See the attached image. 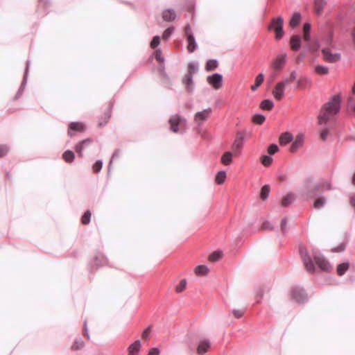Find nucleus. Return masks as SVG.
Here are the masks:
<instances>
[{
  "instance_id": "nucleus-47",
  "label": "nucleus",
  "mask_w": 355,
  "mask_h": 355,
  "mask_svg": "<svg viewBox=\"0 0 355 355\" xmlns=\"http://www.w3.org/2000/svg\"><path fill=\"white\" fill-rule=\"evenodd\" d=\"M151 333V328L147 327L141 334V338L144 340H148L150 338V334Z\"/></svg>"
},
{
  "instance_id": "nucleus-34",
  "label": "nucleus",
  "mask_w": 355,
  "mask_h": 355,
  "mask_svg": "<svg viewBox=\"0 0 355 355\" xmlns=\"http://www.w3.org/2000/svg\"><path fill=\"white\" fill-rule=\"evenodd\" d=\"M74 157V153L71 150H67L62 154V159L67 163H71Z\"/></svg>"
},
{
  "instance_id": "nucleus-15",
  "label": "nucleus",
  "mask_w": 355,
  "mask_h": 355,
  "mask_svg": "<svg viewBox=\"0 0 355 355\" xmlns=\"http://www.w3.org/2000/svg\"><path fill=\"white\" fill-rule=\"evenodd\" d=\"M292 297L297 302L304 301L306 299L304 291L299 288H294L291 291Z\"/></svg>"
},
{
  "instance_id": "nucleus-52",
  "label": "nucleus",
  "mask_w": 355,
  "mask_h": 355,
  "mask_svg": "<svg viewBox=\"0 0 355 355\" xmlns=\"http://www.w3.org/2000/svg\"><path fill=\"white\" fill-rule=\"evenodd\" d=\"M9 151V148L6 145H0V157L7 155Z\"/></svg>"
},
{
  "instance_id": "nucleus-23",
  "label": "nucleus",
  "mask_w": 355,
  "mask_h": 355,
  "mask_svg": "<svg viewBox=\"0 0 355 355\" xmlns=\"http://www.w3.org/2000/svg\"><path fill=\"white\" fill-rule=\"evenodd\" d=\"M264 80V76L263 73L258 74L255 78L254 84L250 87L252 91H256L263 83Z\"/></svg>"
},
{
  "instance_id": "nucleus-42",
  "label": "nucleus",
  "mask_w": 355,
  "mask_h": 355,
  "mask_svg": "<svg viewBox=\"0 0 355 355\" xmlns=\"http://www.w3.org/2000/svg\"><path fill=\"white\" fill-rule=\"evenodd\" d=\"M265 116L261 114H255L252 117V122L258 125H261L265 121Z\"/></svg>"
},
{
  "instance_id": "nucleus-53",
  "label": "nucleus",
  "mask_w": 355,
  "mask_h": 355,
  "mask_svg": "<svg viewBox=\"0 0 355 355\" xmlns=\"http://www.w3.org/2000/svg\"><path fill=\"white\" fill-rule=\"evenodd\" d=\"M319 44L317 42L309 44L308 48L310 51L314 52L319 49Z\"/></svg>"
},
{
  "instance_id": "nucleus-32",
  "label": "nucleus",
  "mask_w": 355,
  "mask_h": 355,
  "mask_svg": "<svg viewBox=\"0 0 355 355\" xmlns=\"http://www.w3.org/2000/svg\"><path fill=\"white\" fill-rule=\"evenodd\" d=\"M187 42H188L187 50L191 53L193 52L196 47V44L195 42L194 37L193 35H189V37L187 38Z\"/></svg>"
},
{
  "instance_id": "nucleus-16",
  "label": "nucleus",
  "mask_w": 355,
  "mask_h": 355,
  "mask_svg": "<svg viewBox=\"0 0 355 355\" xmlns=\"http://www.w3.org/2000/svg\"><path fill=\"white\" fill-rule=\"evenodd\" d=\"M111 116V109L109 107L107 110L103 114V115L99 118L98 125L99 127H102L107 124Z\"/></svg>"
},
{
  "instance_id": "nucleus-13",
  "label": "nucleus",
  "mask_w": 355,
  "mask_h": 355,
  "mask_svg": "<svg viewBox=\"0 0 355 355\" xmlns=\"http://www.w3.org/2000/svg\"><path fill=\"white\" fill-rule=\"evenodd\" d=\"M85 130V125L83 123H81V122H71L69 125L68 135L70 137H72L73 135V134L72 133V131L82 132H84Z\"/></svg>"
},
{
  "instance_id": "nucleus-24",
  "label": "nucleus",
  "mask_w": 355,
  "mask_h": 355,
  "mask_svg": "<svg viewBox=\"0 0 355 355\" xmlns=\"http://www.w3.org/2000/svg\"><path fill=\"white\" fill-rule=\"evenodd\" d=\"M303 144L302 137H297L291 146L290 150L292 153L296 152Z\"/></svg>"
},
{
  "instance_id": "nucleus-40",
  "label": "nucleus",
  "mask_w": 355,
  "mask_h": 355,
  "mask_svg": "<svg viewBox=\"0 0 355 355\" xmlns=\"http://www.w3.org/2000/svg\"><path fill=\"white\" fill-rule=\"evenodd\" d=\"M84 342L81 339H76L73 344L71 345V348L72 350H78L83 347Z\"/></svg>"
},
{
  "instance_id": "nucleus-63",
  "label": "nucleus",
  "mask_w": 355,
  "mask_h": 355,
  "mask_svg": "<svg viewBox=\"0 0 355 355\" xmlns=\"http://www.w3.org/2000/svg\"><path fill=\"white\" fill-rule=\"evenodd\" d=\"M83 335L87 337V338H89V336L87 334V326H86V323L84 324V327H83Z\"/></svg>"
},
{
  "instance_id": "nucleus-3",
  "label": "nucleus",
  "mask_w": 355,
  "mask_h": 355,
  "mask_svg": "<svg viewBox=\"0 0 355 355\" xmlns=\"http://www.w3.org/2000/svg\"><path fill=\"white\" fill-rule=\"evenodd\" d=\"M299 252L306 270L311 273H313L315 272V266L307 248L301 245Z\"/></svg>"
},
{
  "instance_id": "nucleus-58",
  "label": "nucleus",
  "mask_w": 355,
  "mask_h": 355,
  "mask_svg": "<svg viewBox=\"0 0 355 355\" xmlns=\"http://www.w3.org/2000/svg\"><path fill=\"white\" fill-rule=\"evenodd\" d=\"M329 135V130L327 129H324L321 132L320 137L322 140H325Z\"/></svg>"
},
{
  "instance_id": "nucleus-30",
  "label": "nucleus",
  "mask_w": 355,
  "mask_h": 355,
  "mask_svg": "<svg viewBox=\"0 0 355 355\" xmlns=\"http://www.w3.org/2000/svg\"><path fill=\"white\" fill-rule=\"evenodd\" d=\"M218 66V61L216 60H209L205 64V69L207 71L215 70Z\"/></svg>"
},
{
  "instance_id": "nucleus-44",
  "label": "nucleus",
  "mask_w": 355,
  "mask_h": 355,
  "mask_svg": "<svg viewBox=\"0 0 355 355\" xmlns=\"http://www.w3.org/2000/svg\"><path fill=\"white\" fill-rule=\"evenodd\" d=\"M261 163L265 166H269L272 162V157L268 155H263L261 158Z\"/></svg>"
},
{
  "instance_id": "nucleus-59",
  "label": "nucleus",
  "mask_w": 355,
  "mask_h": 355,
  "mask_svg": "<svg viewBox=\"0 0 355 355\" xmlns=\"http://www.w3.org/2000/svg\"><path fill=\"white\" fill-rule=\"evenodd\" d=\"M272 227L269 222L266 221L262 223L261 229L262 230H270Z\"/></svg>"
},
{
  "instance_id": "nucleus-22",
  "label": "nucleus",
  "mask_w": 355,
  "mask_h": 355,
  "mask_svg": "<svg viewBox=\"0 0 355 355\" xmlns=\"http://www.w3.org/2000/svg\"><path fill=\"white\" fill-rule=\"evenodd\" d=\"M176 15L173 10L167 9L163 11L162 18L164 21H171L175 19Z\"/></svg>"
},
{
  "instance_id": "nucleus-5",
  "label": "nucleus",
  "mask_w": 355,
  "mask_h": 355,
  "mask_svg": "<svg viewBox=\"0 0 355 355\" xmlns=\"http://www.w3.org/2000/svg\"><path fill=\"white\" fill-rule=\"evenodd\" d=\"M311 254L319 268L323 271H329L331 269L329 263L323 257L320 256L318 252L313 250Z\"/></svg>"
},
{
  "instance_id": "nucleus-36",
  "label": "nucleus",
  "mask_w": 355,
  "mask_h": 355,
  "mask_svg": "<svg viewBox=\"0 0 355 355\" xmlns=\"http://www.w3.org/2000/svg\"><path fill=\"white\" fill-rule=\"evenodd\" d=\"M195 273L200 276L206 275L208 273V268L204 265L198 266L195 268Z\"/></svg>"
},
{
  "instance_id": "nucleus-11",
  "label": "nucleus",
  "mask_w": 355,
  "mask_h": 355,
  "mask_svg": "<svg viewBox=\"0 0 355 355\" xmlns=\"http://www.w3.org/2000/svg\"><path fill=\"white\" fill-rule=\"evenodd\" d=\"M211 112V109L208 108L202 110V112H198L196 113L194 116V121L198 125H201L204 121L207 120L209 117L210 114Z\"/></svg>"
},
{
  "instance_id": "nucleus-38",
  "label": "nucleus",
  "mask_w": 355,
  "mask_h": 355,
  "mask_svg": "<svg viewBox=\"0 0 355 355\" xmlns=\"http://www.w3.org/2000/svg\"><path fill=\"white\" fill-rule=\"evenodd\" d=\"M187 286V280L186 279H182L180 283L175 286V292L180 293L183 292Z\"/></svg>"
},
{
  "instance_id": "nucleus-10",
  "label": "nucleus",
  "mask_w": 355,
  "mask_h": 355,
  "mask_svg": "<svg viewBox=\"0 0 355 355\" xmlns=\"http://www.w3.org/2000/svg\"><path fill=\"white\" fill-rule=\"evenodd\" d=\"M207 83L215 89H218L223 85V76L220 73H214L207 78Z\"/></svg>"
},
{
  "instance_id": "nucleus-17",
  "label": "nucleus",
  "mask_w": 355,
  "mask_h": 355,
  "mask_svg": "<svg viewBox=\"0 0 355 355\" xmlns=\"http://www.w3.org/2000/svg\"><path fill=\"white\" fill-rule=\"evenodd\" d=\"M331 185L328 181L324 180L318 183L313 189V191H322L325 190H331Z\"/></svg>"
},
{
  "instance_id": "nucleus-62",
  "label": "nucleus",
  "mask_w": 355,
  "mask_h": 355,
  "mask_svg": "<svg viewBox=\"0 0 355 355\" xmlns=\"http://www.w3.org/2000/svg\"><path fill=\"white\" fill-rule=\"evenodd\" d=\"M345 245L344 243H342L338 248H336L334 250V251L337 252H342V251H343L345 250Z\"/></svg>"
},
{
  "instance_id": "nucleus-20",
  "label": "nucleus",
  "mask_w": 355,
  "mask_h": 355,
  "mask_svg": "<svg viewBox=\"0 0 355 355\" xmlns=\"http://www.w3.org/2000/svg\"><path fill=\"white\" fill-rule=\"evenodd\" d=\"M311 80L307 77H302L297 82V88L304 89L306 87H311Z\"/></svg>"
},
{
  "instance_id": "nucleus-45",
  "label": "nucleus",
  "mask_w": 355,
  "mask_h": 355,
  "mask_svg": "<svg viewBox=\"0 0 355 355\" xmlns=\"http://www.w3.org/2000/svg\"><path fill=\"white\" fill-rule=\"evenodd\" d=\"M222 257V253L220 252H214L209 256V260L210 261H216L219 260Z\"/></svg>"
},
{
  "instance_id": "nucleus-18",
  "label": "nucleus",
  "mask_w": 355,
  "mask_h": 355,
  "mask_svg": "<svg viewBox=\"0 0 355 355\" xmlns=\"http://www.w3.org/2000/svg\"><path fill=\"white\" fill-rule=\"evenodd\" d=\"M291 50L297 51L301 46V39L298 35H293L290 40Z\"/></svg>"
},
{
  "instance_id": "nucleus-54",
  "label": "nucleus",
  "mask_w": 355,
  "mask_h": 355,
  "mask_svg": "<svg viewBox=\"0 0 355 355\" xmlns=\"http://www.w3.org/2000/svg\"><path fill=\"white\" fill-rule=\"evenodd\" d=\"M232 313L235 318H240L243 315V314L245 313V310H243V309L234 310Z\"/></svg>"
},
{
  "instance_id": "nucleus-64",
  "label": "nucleus",
  "mask_w": 355,
  "mask_h": 355,
  "mask_svg": "<svg viewBox=\"0 0 355 355\" xmlns=\"http://www.w3.org/2000/svg\"><path fill=\"white\" fill-rule=\"evenodd\" d=\"M350 205L355 208V196H352L350 199Z\"/></svg>"
},
{
  "instance_id": "nucleus-1",
  "label": "nucleus",
  "mask_w": 355,
  "mask_h": 355,
  "mask_svg": "<svg viewBox=\"0 0 355 355\" xmlns=\"http://www.w3.org/2000/svg\"><path fill=\"white\" fill-rule=\"evenodd\" d=\"M341 100V96L340 94H336L323 105L318 116L319 124L322 125L326 123L338 113L340 108Z\"/></svg>"
},
{
  "instance_id": "nucleus-50",
  "label": "nucleus",
  "mask_w": 355,
  "mask_h": 355,
  "mask_svg": "<svg viewBox=\"0 0 355 355\" xmlns=\"http://www.w3.org/2000/svg\"><path fill=\"white\" fill-rule=\"evenodd\" d=\"M160 43V38L159 36H155L151 42H150V47L152 49H155Z\"/></svg>"
},
{
  "instance_id": "nucleus-9",
  "label": "nucleus",
  "mask_w": 355,
  "mask_h": 355,
  "mask_svg": "<svg viewBox=\"0 0 355 355\" xmlns=\"http://www.w3.org/2000/svg\"><path fill=\"white\" fill-rule=\"evenodd\" d=\"M244 140V135L242 132H237L236 137L232 145V150L235 156L240 154L241 148L243 147Z\"/></svg>"
},
{
  "instance_id": "nucleus-37",
  "label": "nucleus",
  "mask_w": 355,
  "mask_h": 355,
  "mask_svg": "<svg viewBox=\"0 0 355 355\" xmlns=\"http://www.w3.org/2000/svg\"><path fill=\"white\" fill-rule=\"evenodd\" d=\"M226 178V173L225 171H219L215 178V181L218 184H222L224 183Z\"/></svg>"
},
{
  "instance_id": "nucleus-25",
  "label": "nucleus",
  "mask_w": 355,
  "mask_h": 355,
  "mask_svg": "<svg viewBox=\"0 0 355 355\" xmlns=\"http://www.w3.org/2000/svg\"><path fill=\"white\" fill-rule=\"evenodd\" d=\"M301 20V15L300 13H294L289 21V25L292 28L297 26Z\"/></svg>"
},
{
  "instance_id": "nucleus-31",
  "label": "nucleus",
  "mask_w": 355,
  "mask_h": 355,
  "mask_svg": "<svg viewBox=\"0 0 355 355\" xmlns=\"http://www.w3.org/2000/svg\"><path fill=\"white\" fill-rule=\"evenodd\" d=\"M274 107V103L272 101L266 99L263 100L260 105V107L265 110H271Z\"/></svg>"
},
{
  "instance_id": "nucleus-60",
  "label": "nucleus",
  "mask_w": 355,
  "mask_h": 355,
  "mask_svg": "<svg viewBox=\"0 0 355 355\" xmlns=\"http://www.w3.org/2000/svg\"><path fill=\"white\" fill-rule=\"evenodd\" d=\"M287 220L286 218H283L281 222V230L282 232H284L286 228Z\"/></svg>"
},
{
  "instance_id": "nucleus-39",
  "label": "nucleus",
  "mask_w": 355,
  "mask_h": 355,
  "mask_svg": "<svg viewBox=\"0 0 355 355\" xmlns=\"http://www.w3.org/2000/svg\"><path fill=\"white\" fill-rule=\"evenodd\" d=\"M325 202H326V200L324 197L318 198L314 202L313 207L315 209H320L321 207H322L324 205Z\"/></svg>"
},
{
  "instance_id": "nucleus-61",
  "label": "nucleus",
  "mask_w": 355,
  "mask_h": 355,
  "mask_svg": "<svg viewBox=\"0 0 355 355\" xmlns=\"http://www.w3.org/2000/svg\"><path fill=\"white\" fill-rule=\"evenodd\" d=\"M184 33L187 37H189V35H193L191 33V28L189 25H187L184 28Z\"/></svg>"
},
{
  "instance_id": "nucleus-2",
  "label": "nucleus",
  "mask_w": 355,
  "mask_h": 355,
  "mask_svg": "<svg viewBox=\"0 0 355 355\" xmlns=\"http://www.w3.org/2000/svg\"><path fill=\"white\" fill-rule=\"evenodd\" d=\"M284 19L282 17H277L271 19L270 24L268 25V31H273L275 33V38L279 40L284 35L283 30Z\"/></svg>"
},
{
  "instance_id": "nucleus-35",
  "label": "nucleus",
  "mask_w": 355,
  "mask_h": 355,
  "mask_svg": "<svg viewBox=\"0 0 355 355\" xmlns=\"http://www.w3.org/2000/svg\"><path fill=\"white\" fill-rule=\"evenodd\" d=\"M349 268L348 263H343L337 266L336 272L339 276H342Z\"/></svg>"
},
{
  "instance_id": "nucleus-51",
  "label": "nucleus",
  "mask_w": 355,
  "mask_h": 355,
  "mask_svg": "<svg viewBox=\"0 0 355 355\" xmlns=\"http://www.w3.org/2000/svg\"><path fill=\"white\" fill-rule=\"evenodd\" d=\"M278 146L276 144H270L268 148V153L270 155H274L278 151Z\"/></svg>"
},
{
  "instance_id": "nucleus-7",
  "label": "nucleus",
  "mask_w": 355,
  "mask_h": 355,
  "mask_svg": "<svg viewBox=\"0 0 355 355\" xmlns=\"http://www.w3.org/2000/svg\"><path fill=\"white\" fill-rule=\"evenodd\" d=\"M322 53L324 60L327 62L335 63L340 60V54L332 52L329 48L322 49Z\"/></svg>"
},
{
  "instance_id": "nucleus-19",
  "label": "nucleus",
  "mask_w": 355,
  "mask_h": 355,
  "mask_svg": "<svg viewBox=\"0 0 355 355\" xmlns=\"http://www.w3.org/2000/svg\"><path fill=\"white\" fill-rule=\"evenodd\" d=\"M210 347V343L208 340H202L200 342L197 347V353L198 354H203L206 353Z\"/></svg>"
},
{
  "instance_id": "nucleus-28",
  "label": "nucleus",
  "mask_w": 355,
  "mask_h": 355,
  "mask_svg": "<svg viewBox=\"0 0 355 355\" xmlns=\"http://www.w3.org/2000/svg\"><path fill=\"white\" fill-rule=\"evenodd\" d=\"M314 71H315V73H317L318 75H320V76L327 75L329 72L328 67L323 66V65H320V64L316 65L315 67Z\"/></svg>"
},
{
  "instance_id": "nucleus-55",
  "label": "nucleus",
  "mask_w": 355,
  "mask_h": 355,
  "mask_svg": "<svg viewBox=\"0 0 355 355\" xmlns=\"http://www.w3.org/2000/svg\"><path fill=\"white\" fill-rule=\"evenodd\" d=\"M155 59L159 62H164V58L162 57V51L160 49H157L155 51Z\"/></svg>"
},
{
  "instance_id": "nucleus-6",
  "label": "nucleus",
  "mask_w": 355,
  "mask_h": 355,
  "mask_svg": "<svg viewBox=\"0 0 355 355\" xmlns=\"http://www.w3.org/2000/svg\"><path fill=\"white\" fill-rule=\"evenodd\" d=\"M286 82V80H282L278 82L274 87L272 94L277 101H281L284 98L286 87L288 85Z\"/></svg>"
},
{
  "instance_id": "nucleus-4",
  "label": "nucleus",
  "mask_w": 355,
  "mask_h": 355,
  "mask_svg": "<svg viewBox=\"0 0 355 355\" xmlns=\"http://www.w3.org/2000/svg\"><path fill=\"white\" fill-rule=\"evenodd\" d=\"M170 130L177 133L185 126L186 121L179 114L171 116L168 120Z\"/></svg>"
},
{
  "instance_id": "nucleus-14",
  "label": "nucleus",
  "mask_w": 355,
  "mask_h": 355,
  "mask_svg": "<svg viewBox=\"0 0 355 355\" xmlns=\"http://www.w3.org/2000/svg\"><path fill=\"white\" fill-rule=\"evenodd\" d=\"M141 348V341L139 340H135L128 346L127 349L128 355H139Z\"/></svg>"
},
{
  "instance_id": "nucleus-56",
  "label": "nucleus",
  "mask_w": 355,
  "mask_h": 355,
  "mask_svg": "<svg viewBox=\"0 0 355 355\" xmlns=\"http://www.w3.org/2000/svg\"><path fill=\"white\" fill-rule=\"evenodd\" d=\"M191 82H192V76H191V74L186 75L184 78V83L189 87L191 84Z\"/></svg>"
},
{
  "instance_id": "nucleus-8",
  "label": "nucleus",
  "mask_w": 355,
  "mask_h": 355,
  "mask_svg": "<svg viewBox=\"0 0 355 355\" xmlns=\"http://www.w3.org/2000/svg\"><path fill=\"white\" fill-rule=\"evenodd\" d=\"M286 53L278 55L271 62V68L276 71H280L284 67L286 62Z\"/></svg>"
},
{
  "instance_id": "nucleus-21",
  "label": "nucleus",
  "mask_w": 355,
  "mask_h": 355,
  "mask_svg": "<svg viewBox=\"0 0 355 355\" xmlns=\"http://www.w3.org/2000/svg\"><path fill=\"white\" fill-rule=\"evenodd\" d=\"M326 5L327 1L325 0H315L314 9L315 12L318 15H321Z\"/></svg>"
},
{
  "instance_id": "nucleus-57",
  "label": "nucleus",
  "mask_w": 355,
  "mask_h": 355,
  "mask_svg": "<svg viewBox=\"0 0 355 355\" xmlns=\"http://www.w3.org/2000/svg\"><path fill=\"white\" fill-rule=\"evenodd\" d=\"M159 350L156 348H152L149 350L148 354L147 355H159Z\"/></svg>"
},
{
  "instance_id": "nucleus-46",
  "label": "nucleus",
  "mask_w": 355,
  "mask_h": 355,
  "mask_svg": "<svg viewBox=\"0 0 355 355\" xmlns=\"http://www.w3.org/2000/svg\"><path fill=\"white\" fill-rule=\"evenodd\" d=\"M102 166H103V163H102V162H101V161H100V160L96 161V162L94 164V165H93V166H92L93 172H94V173H98V172L101 170Z\"/></svg>"
},
{
  "instance_id": "nucleus-41",
  "label": "nucleus",
  "mask_w": 355,
  "mask_h": 355,
  "mask_svg": "<svg viewBox=\"0 0 355 355\" xmlns=\"http://www.w3.org/2000/svg\"><path fill=\"white\" fill-rule=\"evenodd\" d=\"M91 216H92L91 211L89 210L86 211L81 218L82 224H83V225L89 224V221H90Z\"/></svg>"
},
{
  "instance_id": "nucleus-43",
  "label": "nucleus",
  "mask_w": 355,
  "mask_h": 355,
  "mask_svg": "<svg viewBox=\"0 0 355 355\" xmlns=\"http://www.w3.org/2000/svg\"><path fill=\"white\" fill-rule=\"evenodd\" d=\"M270 187L268 185H264L261 190V198L263 200H266L269 194Z\"/></svg>"
},
{
  "instance_id": "nucleus-33",
  "label": "nucleus",
  "mask_w": 355,
  "mask_h": 355,
  "mask_svg": "<svg viewBox=\"0 0 355 355\" xmlns=\"http://www.w3.org/2000/svg\"><path fill=\"white\" fill-rule=\"evenodd\" d=\"M310 31H311V25L308 23L304 24V26H303V33H304L303 37L306 42L310 41Z\"/></svg>"
},
{
  "instance_id": "nucleus-48",
  "label": "nucleus",
  "mask_w": 355,
  "mask_h": 355,
  "mask_svg": "<svg viewBox=\"0 0 355 355\" xmlns=\"http://www.w3.org/2000/svg\"><path fill=\"white\" fill-rule=\"evenodd\" d=\"M173 32V28H172V27L168 28L163 33L162 39L165 40H168V37L171 35Z\"/></svg>"
},
{
  "instance_id": "nucleus-27",
  "label": "nucleus",
  "mask_w": 355,
  "mask_h": 355,
  "mask_svg": "<svg viewBox=\"0 0 355 355\" xmlns=\"http://www.w3.org/2000/svg\"><path fill=\"white\" fill-rule=\"evenodd\" d=\"M293 139L292 135L289 132L282 134L279 137V144L282 146L287 144L291 141Z\"/></svg>"
},
{
  "instance_id": "nucleus-49",
  "label": "nucleus",
  "mask_w": 355,
  "mask_h": 355,
  "mask_svg": "<svg viewBox=\"0 0 355 355\" xmlns=\"http://www.w3.org/2000/svg\"><path fill=\"white\" fill-rule=\"evenodd\" d=\"M297 77V74L295 71L291 72L289 77L284 78L283 80H286V84L288 85L291 83H293L294 80H295Z\"/></svg>"
},
{
  "instance_id": "nucleus-29",
  "label": "nucleus",
  "mask_w": 355,
  "mask_h": 355,
  "mask_svg": "<svg viewBox=\"0 0 355 355\" xmlns=\"http://www.w3.org/2000/svg\"><path fill=\"white\" fill-rule=\"evenodd\" d=\"M294 198V195L293 193H288L282 198L281 205L283 207H287L293 202Z\"/></svg>"
},
{
  "instance_id": "nucleus-26",
  "label": "nucleus",
  "mask_w": 355,
  "mask_h": 355,
  "mask_svg": "<svg viewBox=\"0 0 355 355\" xmlns=\"http://www.w3.org/2000/svg\"><path fill=\"white\" fill-rule=\"evenodd\" d=\"M234 153L231 152H225L221 157V162L223 164L227 166L230 164L232 161V155Z\"/></svg>"
},
{
  "instance_id": "nucleus-12",
  "label": "nucleus",
  "mask_w": 355,
  "mask_h": 355,
  "mask_svg": "<svg viewBox=\"0 0 355 355\" xmlns=\"http://www.w3.org/2000/svg\"><path fill=\"white\" fill-rule=\"evenodd\" d=\"M92 143V140L90 139H87L83 140L80 143L76 145L75 150L78 154L80 157L83 156V152L85 149L87 148Z\"/></svg>"
}]
</instances>
